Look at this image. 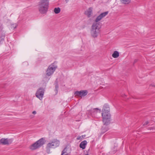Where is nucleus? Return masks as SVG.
I'll use <instances>...</instances> for the list:
<instances>
[{"instance_id":"obj_9","label":"nucleus","mask_w":155,"mask_h":155,"mask_svg":"<svg viewBox=\"0 0 155 155\" xmlns=\"http://www.w3.org/2000/svg\"><path fill=\"white\" fill-rule=\"evenodd\" d=\"M87 92L86 90H83L80 91H77L75 92L74 94L78 97H84L87 95Z\"/></svg>"},{"instance_id":"obj_23","label":"nucleus","mask_w":155,"mask_h":155,"mask_svg":"<svg viewBox=\"0 0 155 155\" xmlns=\"http://www.w3.org/2000/svg\"><path fill=\"white\" fill-rule=\"evenodd\" d=\"M82 139L81 137L80 136H78L77 138V140H81Z\"/></svg>"},{"instance_id":"obj_19","label":"nucleus","mask_w":155,"mask_h":155,"mask_svg":"<svg viewBox=\"0 0 155 155\" xmlns=\"http://www.w3.org/2000/svg\"><path fill=\"white\" fill-rule=\"evenodd\" d=\"M52 148L51 147H49L48 144H47V146L46 147V152L48 153H50V148Z\"/></svg>"},{"instance_id":"obj_1","label":"nucleus","mask_w":155,"mask_h":155,"mask_svg":"<svg viewBox=\"0 0 155 155\" xmlns=\"http://www.w3.org/2000/svg\"><path fill=\"white\" fill-rule=\"evenodd\" d=\"M102 112L103 122L104 125H107L109 124L110 119L111 117L110 113L109 106L105 104L103 106Z\"/></svg>"},{"instance_id":"obj_15","label":"nucleus","mask_w":155,"mask_h":155,"mask_svg":"<svg viewBox=\"0 0 155 155\" xmlns=\"http://www.w3.org/2000/svg\"><path fill=\"white\" fill-rule=\"evenodd\" d=\"M119 56V53L117 51H114L112 54V56L114 58H117Z\"/></svg>"},{"instance_id":"obj_17","label":"nucleus","mask_w":155,"mask_h":155,"mask_svg":"<svg viewBox=\"0 0 155 155\" xmlns=\"http://www.w3.org/2000/svg\"><path fill=\"white\" fill-rule=\"evenodd\" d=\"M60 8H55L54 9V12L55 14H58L60 12Z\"/></svg>"},{"instance_id":"obj_6","label":"nucleus","mask_w":155,"mask_h":155,"mask_svg":"<svg viewBox=\"0 0 155 155\" xmlns=\"http://www.w3.org/2000/svg\"><path fill=\"white\" fill-rule=\"evenodd\" d=\"M60 143L59 140L56 139H54L50 142L48 143L49 147L54 148L58 147Z\"/></svg>"},{"instance_id":"obj_27","label":"nucleus","mask_w":155,"mask_h":155,"mask_svg":"<svg viewBox=\"0 0 155 155\" xmlns=\"http://www.w3.org/2000/svg\"><path fill=\"white\" fill-rule=\"evenodd\" d=\"M81 137H82V138H84L85 137V135H82Z\"/></svg>"},{"instance_id":"obj_29","label":"nucleus","mask_w":155,"mask_h":155,"mask_svg":"<svg viewBox=\"0 0 155 155\" xmlns=\"http://www.w3.org/2000/svg\"><path fill=\"white\" fill-rule=\"evenodd\" d=\"M84 155H88V154H85Z\"/></svg>"},{"instance_id":"obj_7","label":"nucleus","mask_w":155,"mask_h":155,"mask_svg":"<svg viewBox=\"0 0 155 155\" xmlns=\"http://www.w3.org/2000/svg\"><path fill=\"white\" fill-rule=\"evenodd\" d=\"M44 91L45 90L44 89L42 88H40L37 91L35 95L40 100H41L44 95Z\"/></svg>"},{"instance_id":"obj_28","label":"nucleus","mask_w":155,"mask_h":155,"mask_svg":"<svg viewBox=\"0 0 155 155\" xmlns=\"http://www.w3.org/2000/svg\"><path fill=\"white\" fill-rule=\"evenodd\" d=\"M65 0L67 3L69 1V0Z\"/></svg>"},{"instance_id":"obj_22","label":"nucleus","mask_w":155,"mask_h":155,"mask_svg":"<svg viewBox=\"0 0 155 155\" xmlns=\"http://www.w3.org/2000/svg\"><path fill=\"white\" fill-rule=\"evenodd\" d=\"M58 84H57L55 85V90L57 92L58 91Z\"/></svg>"},{"instance_id":"obj_13","label":"nucleus","mask_w":155,"mask_h":155,"mask_svg":"<svg viewBox=\"0 0 155 155\" xmlns=\"http://www.w3.org/2000/svg\"><path fill=\"white\" fill-rule=\"evenodd\" d=\"M87 144V142L86 140H84L81 142L80 144V147L82 149H84L86 147Z\"/></svg>"},{"instance_id":"obj_14","label":"nucleus","mask_w":155,"mask_h":155,"mask_svg":"<svg viewBox=\"0 0 155 155\" xmlns=\"http://www.w3.org/2000/svg\"><path fill=\"white\" fill-rule=\"evenodd\" d=\"M97 110H99V113H100L101 112V110L100 109H98V108H95L93 110H91V114L92 115L93 114H94L97 113Z\"/></svg>"},{"instance_id":"obj_12","label":"nucleus","mask_w":155,"mask_h":155,"mask_svg":"<svg viewBox=\"0 0 155 155\" xmlns=\"http://www.w3.org/2000/svg\"><path fill=\"white\" fill-rule=\"evenodd\" d=\"M92 12V8H90L87 11H85V14L89 18L91 16V15Z\"/></svg>"},{"instance_id":"obj_4","label":"nucleus","mask_w":155,"mask_h":155,"mask_svg":"<svg viewBox=\"0 0 155 155\" xmlns=\"http://www.w3.org/2000/svg\"><path fill=\"white\" fill-rule=\"evenodd\" d=\"M45 142V139L43 138H41L31 145L29 148L32 150H36L43 145Z\"/></svg>"},{"instance_id":"obj_20","label":"nucleus","mask_w":155,"mask_h":155,"mask_svg":"<svg viewBox=\"0 0 155 155\" xmlns=\"http://www.w3.org/2000/svg\"><path fill=\"white\" fill-rule=\"evenodd\" d=\"M101 130L103 133H104L108 130V129L107 127H105L104 128V127H103Z\"/></svg>"},{"instance_id":"obj_11","label":"nucleus","mask_w":155,"mask_h":155,"mask_svg":"<svg viewBox=\"0 0 155 155\" xmlns=\"http://www.w3.org/2000/svg\"><path fill=\"white\" fill-rule=\"evenodd\" d=\"M108 13V11L106 12L101 14L98 16L97 17L95 20V23H97V22L100 21L103 18L105 17L107 15Z\"/></svg>"},{"instance_id":"obj_24","label":"nucleus","mask_w":155,"mask_h":155,"mask_svg":"<svg viewBox=\"0 0 155 155\" xmlns=\"http://www.w3.org/2000/svg\"><path fill=\"white\" fill-rule=\"evenodd\" d=\"M149 123V122L148 121H146L143 124V126H145L146 125H147L148 123Z\"/></svg>"},{"instance_id":"obj_5","label":"nucleus","mask_w":155,"mask_h":155,"mask_svg":"<svg viewBox=\"0 0 155 155\" xmlns=\"http://www.w3.org/2000/svg\"><path fill=\"white\" fill-rule=\"evenodd\" d=\"M57 68V66L54 65V64H52L49 66L46 71V75L49 76L53 74Z\"/></svg>"},{"instance_id":"obj_18","label":"nucleus","mask_w":155,"mask_h":155,"mask_svg":"<svg viewBox=\"0 0 155 155\" xmlns=\"http://www.w3.org/2000/svg\"><path fill=\"white\" fill-rule=\"evenodd\" d=\"M121 2L124 4H127L130 2V0H120Z\"/></svg>"},{"instance_id":"obj_2","label":"nucleus","mask_w":155,"mask_h":155,"mask_svg":"<svg viewBox=\"0 0 155 155\" xmlns=\"http://www.w3.org/2000/svg\"><path fill=\"white\" fill-rule=\"evenodd\" d=\"M49 0H40L37 5L39 12L41 14H46L48 9Z\"/></svg>"},{"instance_id":"obj_21","label":"nucleus","mask_w":155,"mask_h":155,"mask_svg":"<svg viewBox=\"0 0 155 155\" xmlns=\"http://www.w3.org/2000/svg\"><path fill=\"white\" fill-rule=\"evenodd\" d=\"M18 26V25L16 24H13L11 25V27L12 28L15 29Z\"/></svg>"},{"instance_id":"obj_26","label":"nucleus","mask_w":155,"mask_h":155,"mask_svg":"<svg viewBox=\"0 0 155 155\" xmlns=\"http://www.w3.org/2000/svg\"><path fill=\"white\" fill-rule=\"evenodd\" d=\"M32 114H36V112L35 111H34L32 112Z\"/></svg>"},{"instance_id":"obj_3","label":"nucleus","mask_w":155,"mask_h":155,"mask_svg":"<svg viewBox=\"0 0 155 155\" xmlns=\"http://www.w3.org/2000/svg\"><path fill=\"white\" fill-rule=\"evenodd\" d=\"M100 27L98 23H94L91 27V36L94 38L97 37L100 34Z\"/></svg>"},{"instance_id":"obj_16","label":"nucleus","mask_w":155,"mask_h":155,"mask_svg":"<svg viewBox=\"0 0 155 155\" xmlns=\"http://www.w3.org/2000/svg\"><path fill=\"white\" fill-rule=\"evenodd\" d=\"M67 148L66 147L64 150L62 151L61 155H67Z\"/></svg>"},{"instance_id":"obj_10","label":"nucleus","mask_w":155,"mask_h":155,"mask_svg":"<svg viewBox=\"0 0 155 155\" xmlns=\"http://www.w3.org/2000/svg\"><path fill=\"white\" fill-rule=\"evenodd\" d=\"M3 27L2 25L0 26V42L3 41H4V39L5 37V34L4 33V31L3 30Z\"/></svg>"},{"instance_id":"obj_25","label":"nucleus","mask_w":155,"mask_h":155,"mask_svg":"<svg viewBox=\"0 0 155 155\" xmlns=\"http://www.w3.org/2000/svg\"><path fill=\"white\" fill-rule=\"evenodd\" d=\"M138 60L137 59H135L134 60V63H133V64H135V63H136V62H137V61Z\"/></svg>"},{"instance_id":"obj_8","label":"nucleus","mask_w":155,"mask_h":155,"mask_svg":"<svg viewBox=\"0 0 155 155\" xmlns=\"http://www.w3.org/2000/svg\"><path fill=\"white\" fill-rule=\"evenodd\" d=\"M12 141V139L2 138L0 140V143L4 145H9L11 143Z\"/></svg>"}]
</instances>
